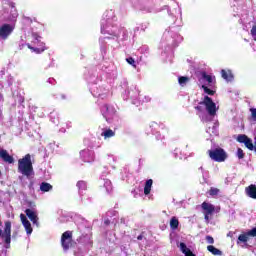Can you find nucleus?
<instances>
[{
  "label": "nucleus",
  "instance_id": "f257e3e1",
  "mask_svg": "<svg viewBox=\"0 0 256 256\" xmlns=\"http://www.w3.org/2000/svg\"><path fill=\"white\" fill-rule=\"evenodd\" d=\"M18 173H21V175L27 177V179H29L31 175H35L31 154H26L23 158L18 160Z\"/></svg>",
  "mask_w": 256,
  "mask_h": 256
},
{
  "label": "nucleus",
  "instance_id": "f03ea898",
  "mask_svg": "<svg viewBox=\"0 0 256 256\" xmlns=\"http://www.w3.org/2000/svg\"><path fill=\"white\" fill-rule=\"evenodd\" d=\"M207 155L212 161H215L216 163H225V161H227V158L229 157L225 149L221 147L208 150Z\"/></svg>",
  "mask_w": 256,
  "mask_h": 256
},
{
  "label": "nucleus",
  "instance_id": "7ed1b4c3",
  "mask_svg": "<svg viewBox=\"0 0 256 256\" xmlns=\"http://www.w3.org/2000/svg\"><path fill=\"white\" fill-rule=\"evenodd\" d=\"M61 245L63 251H69L71 247H75L77 242L73 241V231H66L61 236Z\"/></svg>",
  "mask_w": 256,
  "mask_h": 256
},
{
  "label": "nucleus",
  "instance_id": "20e7f679",
  "mask_svg": "<svg viewBox=\"0 0 256 256\" xmlns=\"http://www.w3.org/2000/svg\"><path fill=\"white\" fill-rule=\"evenodd\" d=\"M199 105H205L208 115H211L212 117H214V115H217V104L213 102V99L211 97L205 96L203 101L199 102Z\"/></svg>",
  "mask_w": 256,
  "mask_h": 256
},
{
  "label": "nucleus",
  "instance_id": "39448f33",
  "mask_svg": "<svg viewBox=\"0 0 256 256\" xmlns=\"http://www.w3.org/2000/svg\"><path fill=\"white\" fill-rule=\"evenodd\" d=\"M0 237L4 239L6 245H11V221H6L4 223V230L0 229Z\"/></svg>",
  "mask_w": 256,
  "mask_h": 256
},
{
  "label": "nucleus",
  "instance_id": "423d86ee",
  "mask_svg": "<svg viewBox=\"0 0 256 256\" xmlns=\"http://www.w3.org/2000/svg\"><path fill=\"white\" fill-rule=\"evenodd\" d=\"M201 209L204 211V219L207 223H209V216L215 213V205L203 202L201 204Z\"/></svg>",
  "mask_w": 256,
  "mask_h": 256
},
{
  "label": "nucleus",
  "instance_id": "0eeeda50",
  "mask_svg": "<svg viewBox=\"0 0 256 256\" xmlns=\"http://www.w3.org/2000/svg\"><path fill=\"white\" fill-rule=\"evenodd\" d=\"M13 33V27L9 24H4L0 27V38L7 39Z\"/></svg>",
  "mask_w": 256,
  "mask_h": 256
},
{
  "label": "nucleus",
  "instance_id": "6e6552de",
  "mask_svg": "<svg viewBox=\"0 0 256 256\" xmlns=\"http://www.w3.org/2000/svg\"><path fill=\"white\" fill-rule=\"evenodd\" d=\"M0 159H2L4 163H15V159L13 158V156H11L9 152H7V150L3 148H0Z\"/></svg>",
  "mask_w": 256,
  "mask_h": 256
},
{
  "label": "nucleus",
  "instance_id": "1a4fd4ad",
  "mask_svg": "<svg viewBox=\"0 0 256 256\" xmlns=\"http://www.w3.org/2000/svg\"><path fill=\"white\" fill-rule=\"evenodd\" d=\"M25 214L28 217V219H30V221H32V223L34 225L39 226V217H37V214L35 213V211H33L31 209H26Z\"/></svg>",
  "mask_w": 256,
  "mask_h": 256
},
{
  "label": "nucleus",
  "instance_id": "9d476101",
  "mask_svg": "<svg viewBox=\"0 0 256 256\" xmlns=\"http://www.w3.org/2000/svg\"><path fill=\"white\" fill-rule=\"evenodd\" d=\"M28 49L32 51L33 53H36L37 55H41V53H44L47 51V47L45 46V43L41 42L40 43V48H35L31 46V44H27Z\"/></svg>",
  "mask_w": 256,
  "mask_h": 256
},
{
  "label": "nucleus",
  "instance_id": "9b49d317",
  "mask_svg": "<svg viewBox=\"0 0 256 256\" xmlns=\"http://www.w3.org/2000/svg\"><path fill=\"white\" fill-rule=\"evenodd\" d=\"M245 193H246L247 197H250V199H256V185L251 184L248 187H246Z\"/></svg>",
  "mask_w": 256,
  "mask_h": 256
},
{
  "label": "nucleus",
  "instance_id": "f8f14e48",
  "mask_svg": "<svg viewBox=\"0 0 256 256\" xmlns=\"http://www.w3.org/2000/svg\"><path fill=\"white\" fill-rule=\"evenodd\" d=\"M202 81H206L209 83V85H211V83H213V76L207 74L205 71H202L200 72L199 82L201 83Z\"/></svg>",
  "mask_w": 256,
  "mask_h": 256
},
{
  "label": "nucleus",
  "instance_id": "ddd939ff",
  "mask_svg": "<svg viewBox=\"0 0 256 256\" xmlns=\"http://www.w3.org/2000/svg\"><path fill=\"white\" fill-rule=\"evenodd\" d=\"M221 76L225 79V81H233L234 79L233 72L231 70L222 69Z\"/></svg>",
  "mask_w": 256,
  "mask_h": 256
},
{
  "label": "nucleus",
  "instance_id": "4468645a",
  "mask_svg": "<svg viewBox=\"0 0 256 256\" xmlns=\"http://www.w3.org/2000/svg\"><path fill=\"white\" fill-rule=\"evenodd\" d=\"M207 251H209V253H212V255H217V256H222L223 255V251L219 250L218 248H216L213 245H208L207 246Z\"/></svg>",
  "mask_w": 256,
  "mask_h": 256
},
{
  "label": "nucleus",
  "instance_id": "2eb2a0df",
  "mask_svg": "<svg viewBox=\"0 0 256 256\" xmlns=\"http://www.w3.org/2000/svg\"><path fill=\"white\" fill-rule=\"evenodd\" d=\"M151 187H153V179H148L144 186V195H149L151 193Z\"/></svg>",
  "mask_w": 256,
  "mask_h": 256
},
{
  "label": "nucleus",
  "instance_id": "dca6fc26",
  "mask_svg": "<svg viewBox=\"0 0 256 256\" xmlns=\"http://www.w3.org/2000/svg\"><path fill=\"white\" fill-rule=\"evenodd\" d=\"M170 229H172V231L179 229V219L175 216L170 219Z\"/></svg>",
  "mask_w": 256,
  "mask_h": 256
},
{
  "label": "nucleus",
  "instance_id": "f3484780",
  "mask_svg": "<svg viewBox=\"0 0 256 256\" xmlns=\"http://www.w3.org/2000/svg\"><path fill=\"white\" fill-rule=\"evenodd\" d=\"M51 189H53V185H51L50 183L42 182L40 184V191H42L43 193H47L51 191Z\"/></svg>",
  "mask_w": 256,
  "mask_h": 256
},
{
  "label": "nucleus",
  "instance_id": "a211bd4d",
  "mask_svg": "<svg viewBox=\"0 0 256 256\" xmlns=\"http://www.w3.org/2000/svg\"><path fill=\"white\" fill-rule=\"evenodd\" d=\"M104 139H111V137H115V131L111 129H106L104 132L101 134Z\"/></svg>",
  "mask_w": 256,
  "mask_h": 256
},
{
  "label": "nucleus",
  "instance_id": "6ab92c4d",
  "mask_svg": "<svg viewBox=\"0 0 256 256\" xmlns=\"http://www.w3.org/2000/svg\"><path fill=\"white\" fill-rule=\"evenodd\" d=\"M190 81L189 77L187 76H180L178 78V83L179 85H181V87H185V85H187V83Z\"/></svg>",
  "mask_w": 256,
  "mask_h": 256
},
{
  "label": "nucleus",
  "instance_id": "aec40b11",
  "mask_svg": "<svg viewBox=\"0 0 256 256\" xmlns=\"http://www.w3.org/2000/svg\"><path fill=\"white\" fill-rule=\"evenodd\" d=\"M25 231L27 233V235H31V233H33V227H31V222H29V220L23 224Z\"/></svg>",
  "mask_w": 256,
  "mask_h": 256
},
{
  "label": "nucleus",
  "instance_id": "412c9836",
  "mask_svg": "<svg viewBox=\"0 0 256 256\" xmlns=\"http://www.w3.org/2000/svg\"><path fill=\"white\" fill-rule=\"evenodd\" d=\"M220 191L221 190H219V188L211 187L209 189L208 193H209L210 197H215V196L219 195Z\"/></svg>",
  "mask_w": 256,
  "mask_h": 256
},
{
  "label": "nucleus",
  "instance_id": "4be33fe9",
  "mask_svg": "<svg viewBox=\"0 0 256 256\" xmlns=\"http://www.w3.org/2000/svg\"><path fill=\"white\" fill-rule=\"evenodd\" d=\"M244 145L247 149H249V151H253V149L255 148V145H253V141L251 140V138H247Z\"/></svg>",
  "mask_w": 256,
  "mask_h": 256
},
{
  "label": "nucleus",
  "instance_id": "5701e85b",
  "mask_svg": "<svg viewBox=\"0 0 256 256\" xmlns=\"http://www.w3.org/2000/svg\"><path fill=\"white\" fill-rule=\"evenodd\" d=\"M247 139H249V137L245 134H240L237 137L238 143H245Z\"/></svg>",
  "mask_w": 256,
  "mask_h": 256
},
{
  "label": "nucleus",
  "instance_id": "b1692460",
  "mask_svg": "<svg viewBox=\"0 0 256 256\" xmlns=\"http://www.w3.org/2000/svg\"><path fill=\"white\" fill-rule=\"evenodd\" d=\"M202 89L204 91V93H207V95H215V91L209 89V87L202 85Z\"/></svg>",
  "mask_w": 256,
  "mask_h": 256
},
{
  "label": "nucleus",
  "instance_id": "393cba45",
  "mask_svg": "<svg viewBox=\"0 0 256 256\" xmlns=\"http://www.w3.org/2000/svg\"><path fill=\"white\" fill-rule=\"evenodd\" d=\"M190 249L187 247V244L181 242L180 243V251L185 255Z\"/></svg>",
  "mask_w": 256,
  "mask_h": 256
},
{
  "label": "nucleus",
  "instance_id": "a878e982",
  "mask_svg": "<svg viewBox=\"0 0 256 256\" xmlns=\"http://www.w3.org/2000/svg\"><path fill=\"white\" fill-rule=\"evenodd\" d=\"M77 187L78 189H87V182L86 181H78L77 182Z\"/></svg>",
  "mask_w": 256,
  "mask_h": 256
},
{
  "label": "nucleus",
  "instance_id": "bb28decb",
  "mask_svg": "<svg viewBox=\"0 0 256 256\" xmlns=\"http://www.w3.org/2000/svg\"><path fill=\"white\" fill-rule=\"evenodd\" d=\"M237 157L238 159H245V152H243V149L241 148L237 149Z\"/></svg>",
  "mask_w": 256,
  "mask_h": 256
},
{
  "label": "nucleus",
  "instance_id": "cd10ccee",
  "mask_svg": "<svg viewBox=\"0 0 256 256\" xmlns=\"http://www.w3.org/2000/svg\"><path fill=\"white\" fill-rule=\"evenodd\" d=\"M126 61L129 65H132V67H137V65L135 64V59L133 57L126 58Z\"/></svg>",
  "mask_w": 256,
  "mask_h": 256
},
{
  "label": "nucleus",
  "instance_id": "c85d7f7f",
  "mask_svg": "<svg viewBox=\"0 0 256 256\" xmlns=\"http://www.w3.org/2000/svg\"><path fill=\"white\" fill-rule=\"evenodd\" d=\"M205 240L207 241V243H209L210 245H213V243H215V239L212 236H206Z\"/></svg>",
  "mask_w": 256,
  "mask_h": 256
},
{
  "label": "nucleus",
  "instance_id": "c756f323",
  "mask_svg": "<svg viewBox=\"0 0 256 256\" xmlns=\"http://www.w3.org/2000/svg\"><path fill=\"white\" fill-rule=\"evenodd\" d=\"M250 113L253 121H256V108H250Z\"/></svg>",
  "mask_w": 256,
  "mask_h": 256
},
{
  "label": "nucleus",
  "instance_id": "7c9ffc66",
  "mask_svg": "<svg viewBox=\"0 0 256 256\" xmlns=\"http://www.w3.org/2000/svg\"><path fill=\"white\" fill-rule=\"evenodd\" d=\"M250 33H251L252 37L254 38V41H256V25H254L252 27V29L250 30Z\"/></svg>",
  "mask_w": 256,
  "mask_h": 256
},
{
  "label": "nucleus",
  "instance_id": "2f4dec72",
  "mask_svg": "<svg viewBox=\"0 0 256 256\" xmlns=\"http://www.w3.org/2000/svg\"><path fill=\"white\" fill-rule=\"evenodd\" d=\"M20 219H21L22 225L29 221L27 219V216H25V214H20Z\"/></svg>",
  "mask_w": 256,
  "mask_h": 256
},
{
  "label": "nucleus",
  "instance_id": "473e14b6",
  "mask_svg": "<svg viewBox=\"0 0 256 256\" xmlns=\"http://www.w3.org/2000/svg\"><path fill=\"white\" fill-rule=\"evenodd\" d=\"M145 237V232H141V234L137 237L138 241H143V238Z\"/></svg>",
  "mask_w": 256,
  "mask_h": 256
},
{
  "label": "nucleus",
  "instance_id": "72a5a7b5",
  "mask_svg": "<svg viewBox=\"0 0 256 256\" xmlns=\"http://www.w3.org/2000/svg\"><path fill=\"white\" fill-rule=\"evenodd\" d=\"M184 255H185V256H197V255H195V254L191 251V249L188 250Z\"/></svg>",
  "mask_w": 256,
  "mask_h": 256
},
{
  "label": "nucleus",
  "instance_id": "f704fd0d",
  "mask_svg": "<svg viewBox=\"0 0 256 256\" xmlns=\"http://www.w3.org/2000/svg\"><path fill=\"white\" fill-rule=\"evenodd\" d=\"M196 111H199L201 113V111H203V107L201 106H195Z\"/></svg>",
  "mask_w": 256,
  "mask_h": 256
},
{
  "label": "nucleus",
  "instance_id": "c9c22d12",
  "mask_svg": "<svg viewBox=\"0 0 256 256\" xmlns=\"http://www.w3.org/2000/svg\"><path fill=\"white\" fill-rule=\"evenodd\" d=\"M84 161H85L86 163H91V162H93V156H91L90 159H85Z\"/></svg>",
  "mask_w": 256,
  "mask_h": 256
},
{
  "label": "nucleus",
  "instance_id": "e433bc0d",
  "mask_svg": "<svg viewBox=\"0 0 256 256\" xmlns=\"http://www.w3.org/2000/svg\"><path fill=\"white\" fill-rule=\"evenodd\" d=\"M0 101H3V96L0 94Z\"/></svg>",
  "mask_w": 256,
  "mask_h": 256
},
{
  "label": "nucleus",
  "instance_id": "4c0bfd02",
  "mask_svg": "<svg viewBox=\"0 0 256 256\" xmlns=\"http://www.w3.org/2000/svg\"><path fill=\"white\" fill-rule=\"evenodd\" d=\"M85 155H88V156H89V155H91V153H90V152H85Z\"/></svg>",
  "mask_w": 256,
  "mask_h": 256
},
{
  "label": "nucleus",
  "instance_id": "58836bf2",
  "mask_svg": "<svg viewBox=\"0 0 256 256\" xmlns=\"http://www.w3.org/2000/svg\"><path fill=\"white\" fill-rule=\"evenodd\" d=\"M231 236V234H228V237Z\"/></svg>",
  "mask_w": 256,
  "mask_h": 256
},
{
  "label": "nucleus",
  "instance_id": "ea45409f",
  "mask_svg": "<svg viewBox=\"0 0 256 256\" xmlns=\"http://www.w3.org/2000/svg\"><path fill=\"white\" fill-rule=\"evenodd\" d=\"M231 236V234H228V237Z\"/></svg>",
  "mask_w": 256,
  "mask_h": 256
},
{
  "label": "nucleus",
  "instance_id": "a19ab883",
  "mask_svg": "<svg viewBox=\"0 0 256 256\" xmlns=\"http://www.w3.org/2000/svg\"><path fill=\"white\" fill-rule=\"evenodd\" d=\"M26 19H28L29 20V18L27 17Z\"/></svg>",
  "mask_w": 256,
  "mask_h": 256
},
{
  "label": "nucleus",
  "instance_id": "79ce46f5",
  "mask_svg": "<svg viewBox=\"0 0 256 256\" xmlns=\"http://www.w3.org/2000/svg\"><path fill=\"white\" fill-rule=\"evenodd\" d=\"M0 175H1V171H0Z\"/></svg>",
  "mask_w": 256,
  "mask_h": 256
}]
</instances>
